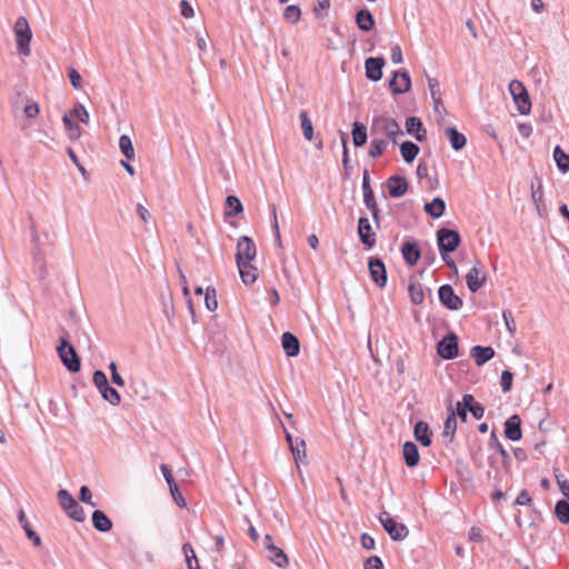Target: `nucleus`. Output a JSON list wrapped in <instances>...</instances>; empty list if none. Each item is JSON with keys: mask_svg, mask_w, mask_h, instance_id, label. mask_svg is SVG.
<instances>
[{"mask_svg": "<svg viewBox=\"0 0 569 569\" xmlns=\"http://www.w3.org/2000/svg\"><path fill=\"white\" fill-rule=\"evenodd\" d=\"M62 123H63V127H64V130L66 132L68 133V137L71 139V140H78L80 139L81 134H82V130L81 128L79 127L78 123H76L73 120H72V117H71V113H64L62 116Z\"/></svg>", "mask_w": 569, "mask_h": 569, "instance_id": "33", "label": "nucleus"}, {"mask_svg": "<svg viewBox=\"0 0 569 569\" xmlns=\"http://www.w3.org/2000/svg\"><path fill=\"white\" fill-rule=\"evenodd\" d=\"M381 123V130L391 140L392 143H397V137L402 136L403 132L393 118L382 117L379 119Z\"/></svg>", "mask_w": 569, "mask_h": 569, "instance_id": "18", "label": "nucleus"}, {"mask_svg": "<svg viewBox=\"0 0 569 569\" xmlns=\"http://www.w3.org/2000/svg\"><path fill=\"white\" fill-rule=\"evenodd\" d=\"M57 498L60 507L70 519L77 522H83L86 520L83 508L77 502V500L67 489H60L57 493Z\"/></svg>", "mask_w": 569, "mask_h": 569, "instance_id": "2", "label": "nucleus"}, {"mask_svg": "<svg viewBox=\"0 0 569 569\" xmlns=\"http://www.w3.org/2000/svg\"><path fill=\"white\" fill-rule=\"evenodd\" d=\"M513 373L510 370L501 372L500 386L503 393H507L512 388Z\"/></svg>", "mask_w": 569, "mask_h": 569, "instance_id": "50", "label": "nucleus"}, {"mask_svg": "<svg viewBox=\"0 0 569 569\" xmlns=\"http://www.w3.org/2000/svg\"><path fill=\"white\" fill-rule=\"evenodd\" d=\"M239 269L240 278L246 286L252 284L258 278V269L251 264V261L237 263Z\"/></svg>", "mask_w": 569, "mask_h": 569, "instance_id": "24", "label": "nucleus"}, {"mask_svg": "<svg viewBox=\"0 0 569 569\" xmlns=\"http://www.w3.org/2000/svg\"><path fill=\"white\" fill-rule=\"evenodd\" d=\"M267 550L269 551V559L279 568L287 567L289 560L287 555L282 549L274 546L273 543L267 545Z\"/></svg>", "mask_w": 569, "mask_h": 569, "instance_id": "31", "label": "nucleus"}, {"mask_svg": "<svg viewBox=\"0 0 569 569\" xmlns=\"http://www.w3.org/2000/svg\"><path fill=\"white\" fill-rule=\"evenodd\" d=\"M182 551L186 556V561L189 559L191 562H196L198 561L197 559V556H196V552L192 548V546L189 543V542H186L183 546H182Z\"/></svg>", "mask_w": 569, "mask_h": 569, "instance_id": "64", "label": "nucleus"}, {"mask_svg": "<svg viewBox=\"0 0 569 569\" xmlns=\"http://www.w3.org/2000/svg\"><path fill=\"white\" fill-rule=\"evenodd\" d=\"M361 188H362V194H363V203L367 207V209L369 210L371 208L378 207L376 198H375V192L370 186V176H369V171L367 169L363 171V174H362Z\"/></svg>", "mask_w": 569, "mask_h": 569, "instance_id": "20", "label": "nucleus"}, {"mask_svg": "<svg viewBox=\"0 0 569 569\" xmlns=\"http://www.w3.org/2000/svg\"><path fill=\"white\" fill-rule=\"evenodd\" d=\"M283 18L288 22L296 24L301 18V9L296 4H290L284 9Z\"/></svg>", "mask_w": 569, "mask_h": 569, "instance_id": "47", "label": "nucleus"}, {"mask_svg": "<svg viewBox=\"0 0 569 569\" xmlns=\"http://www.w3.org/2000/svg\"><path fill=\"white\" fill-rule=\"evenodd\" d=\"M388 143L383 139L373 138L370 141L369 156L373 159L380 157L383 151L387 149Z\"/></svg>", "mask_w": 569, "mask_h": 569, "instance_id": "45", "label": "nucleus"}, {"mask_svg": "<svg viewBox=\"0 0 569 569\" xmlns=\"http://www.w3.org/2000/svg\"><path fill=\"white\" fill-rule=\"evenodd\" d=\"M290 450L297 463L306 461L307 452L306 442L303 439L296 438L295 443H291Z\"/></svg>", "mask_w": 569, "mask_h": 569, "instance_id": "40", "label": "nucleus"}, {"mask_svg": "<svg viewBox=\"0 0 569 569\" xmlns=\"http://www.w3.org/2000/svg\"><path fill=\"white\" fill-rule=\"evenodd\" d=\"M461 243V237L458 231L440 228L437 231V244L440 256L453 252Z\"/></svg>", "mask_w": 569, "mask_h": 569, "instance_id": "7", "label": "nucleus"}, {"mask_svg": "<svg viewBox=\"0 0 569 569\" xmlns=\"http://www.w3.org/2000/svg\"><path fill=\"white\" fill-rule=\"evenodd\" d=\"M555 515L561 523L568 525L569 523V501H567V500L557 501V503L555 506Z\"/></svg>", "mask_w": 569, "mask_h": 569, "instance_id": "41", "label": "nucleus"}, {"mask_svg": "<svg viewBox=\"0 0 569 569\" xmlns=\"http://www.w3.org/2000/svg\"><path fill=\"white\" fill-rule=\"evenodd\" d=\"M407 133L413 136L418 141L426 139V129L422 121L417 117H409L406 120Z\"/></svg>", "mask_w": 569, "mask_h": 569, "instance_id": "23", "label": "nucleus"}, {"mask_svg": "<svg viewBox=\"0 0 569 569\" xmlns=\"http://www.w3.org/2000/svg\"><path fill=\"white\" fill-rule=\"evenodd\" d=\"M431 430L427 422L418 421L413 427L415 439L422 446L428 447L431 445Z\"/></svg>", "mask_w": 569, "mask_h": 569, "instance_id": "25", "label": "nucleus"}, {"mask_svg": "<svg viewBox=\"0 0 569 569\" xmlns=\"http://www.w3.org/2000/svg\"><path fill=\"white\" fill-rule=\"evenodd\" d=\"M204 303L209 311H214L218 308L216 289L213 287H207L204 292Z\"/></svg>", "mask_w": 569, "mask_h": 569, "instance_id": "48", "label": "nucleus"}, {"mask_svg": "<svg viewBox=\"0 0 569 569\" xmlns=\"http://www.w3.org/2000/svg\"><path fill=\"white\" fill-rule=\"evenodd\" d=\"M488 445L490 449H496L499 452L505 463L509 462L510 456L508 451L503 448V446L500 443L495 430L491 431Z\"/></svg>", "mask_w": 569, "mask_h": 569, "instance_id": "43", "label": "nucleus"}, {"mask_svg": "<svg viewBox=\"0 0 569 569\" xmlns=\"http://www.w3.org/2000/svg\"><path fill=\"white\" fill-rule=\"evenodd\" d=\"M57 352L61 362L70 372H78L80 370L81 359L78 356L74 347L63 336L59 338Z\"/></svg>", "mask_w": 569, "mask_h": 569, "instance_id": "1", "label": "nucleus"}, {"mask_svg": "<svg viewBox=\"0 0 569 569\" xmlns=\"http://www.w3.org/2000/svg\"><path fill=\"white\" fill-rule=\"evenodd\" d=\"M368 267L372 281L378 287L383 288L387 283V270L385 262L380 258H370Z\"/></svg>", "mask_w": 569, "mask_h": 569, "instance_id": "12", "label": "nucleus"}, {"mask_svg": "<svg viewBox=\"0 0 569 569\" xmlns=\"http://www.w3.org/2000/svg\"><path fill=\"white\" fill-rule=\"evenodd\" d=\"M14 34L17 41V49L20 56L28 57L31 53L30 42L32 32L28 20L24 17H19L14 23Z\"/></svg>", "mask_w": 569, "mask_h": 569, "instance_id": "3", "label": "nucleus"}, {"mask_svg": "<svg viewBox=\"0 0 569 569\" xmlns=\"http://www.w3.org/2000/svg\"><path fill=\"white\" fill-rule=\"evenodd\" d=\"M440 303L448 310L457 311L462 308V299L455 293L450 284H442L438 289Z\"/></svg>", "mask_w": 569, "mask_h": 569, "instance_id": "8", "label": "nucleus"}, {"mask_svg": "<svg viewBox=\"0 0 569 569\" xmlns=\"http://www.w3.org/2000/svg\"><path fill=\"white\" fill-rule=\"evenodd\" d=\"M457 430V418L456 412L452 408L449 409L448 417L443 425L442 438L447 439L449 442L452 441L453 436Z\"/></svg>", "mask_w": 569, "mask_h": 569, "instance_id": "34", "label": "nucleus"}, {"mask_svg": "<svg viewBox=\"0 0 569 569\" xmlns=\"http://www.w3.org/2000/svg\"><path fill=\"white\" fill-rule=\"evenodd\" d=\"M356 23L361 31H370L375 27V18L368 9H361L356 13Z\"/></svg>", "mask_w": 569, "mask_h": 569, "instance_id": "30", "label": "nucleus"}, {"mask_svg": "<svg viewBox=\"0 0 569 569\" xmlns=\"http://www.w3.org/2000/svg\"><path fill=\"white\" fill-rule=\"evenodd\" d=\"M257 256L254 242L248 236H241L237 242L236 262L241 263L252 261Z\"/></svg>", "mask_w": 569, "mask_h": 569, "instance_id": "9", "label": "nucleus"}, {"mask_svg": "<svg viewBox=\"0 0 569 569\" xmlns=\"http://www.w3.org/2000/svg\"><path fill=\"white\" fill-rule=\"evenodd\" d=\"M40 112L39 104L34 101L28 103L23 108V113L27 118L33 119L36 118Z\"/></svg>", "mask_w": 569, "mask_h": 569, "instance_id": "57", "label": "nucleus"}, {"mask_svg": "<svg viewBox=\"0 0 569 569\" xmlns=\"http://www.w3.org/2000/svg\"><path fill=\"white\" fill-rule=\"evenodd\" d=\"M420 148L412 141H403L400 144L401 157L407 163H411L418 156Z\"/></svg>", "mask_w": 569, "mask_h": 569, "instance_id": "36", "label": "nucleus"}, {"mask_svg": "<svg viewBox=\"0 0 569 569\" xmlns=\"http://www.w3.org/2000/svg\"><path fill=\"white\" fill-rule=\"evenodd\" d=\"M428 87H429V90H430V94H431L432 101L437 100V99H440L438 81L436 79H433V78H428Z\"/></svg>", "mask_w": 569, "mask_h": 569, "instance_id": "63", "label": "nucleus"}, {"mask_svg": "<svg viewBox=\"0 0 569 569\" xmlns=\"http://www.w3.org/2000/svg\"><path fill=\"white\" fill-rule=\"evenodd\" d=\"M411 79L408 71H396L389 80V88L393 94L406 93L410 90Z\"/></svg>", "mask_w": 569, "mask_h": 569, "instance_id": "13", "label": "nucleus"}, {"mask_svg": "<svg viewBox=\"0 0 569 569\" xmlns=\"http://www.w3.org/2000/svg\"><path fill=\"white\" fill-rule=\"evenodd\" d=\"M402 456L407 467L413 468L418 466L420 456L416 443L412 441H406L402 446Z\"/></svg>", "mask_w": 569, "mask_h": 569, "instance_id": "22", "label": "nucleus"}, {"mask_svg": "<svg viewBox=\"0 0 569 569\" xmlns=\"http://www.w3.org/2000/svg\"><path fill=\"white\" fill-rule=\"evenodd\" d=\"M330 8V0H318L317 4L313 7L312 11L315 16L319 19H323L326 17V11Z\"/></svg>", "mask_w": 569, "mask_h": 569, "instance_id": "53", "label": "nucleus"}, {"mask_svg": "<svg viewBox=\"0 0 569 569\" xmlns=\"http://www.w3.org/2000/svg\"><path fill=\"white\" fill-rule=\"evenodd\" d=\"M341 144H342V166H343V169L346 170V174H349L348 173V170L350 168V158H349V150H348V146H347V134L345 132H341Z\"/></svg>", "mask_w": 569, "mask_h": 569, "instance_id": "52", "label": "nucleus"}, {"mask_svg": "<svg viewBox=\"0 0 569 569\" xmlns=\"http://www.w3.org/2000/svg\"><path fill=\"white\" fill-rule=\"evenodd\" d=\"M18 519L20 525L22 526L27 537L32 540L33 545L36 547L41 546V538L40 536L31 528L29 521L26 518L24 511L21 509L18 513Z\"/></svg>", "mask_w": 569, "mask_h": 569, "instance_id": "35", "label": "nucleus"}, {"mask_svg": "<svg viewBox=\"0 0 569 569\" xmlns=\"http://www.w3.org/2000/svg\"><path fill=\"white\" fill-rule=\"evenodd\" d=\"M92 525L100 532H108L112 529V521L102 510H94L92 513Z\"/></svg>", "mask_w": 569, "mask_h": 569, "instance_id": "28", "label": "nucleus"}, {"mask_svg": "<svg viewBox=\"0 0 569 569\" xmlns=\"http://www.w3.org/2000/svg\"><path fill=\"white\" fill-rule=\"evenodd\" d=\"M358 236L361 243L367 250H370L376 244V233L367 217H360L358 220Z\"/></svg>", "mask_w": 569, "mask_h": 569, "instance_id": "11", "label": "nucleus"}, {"mask_svg": "<svg viewBox=\"0 0 569 569\" xmlns=\"http://www.w3.org/2000/svg\"><path fill=\"white\" fill-rule=\"evenodd\" d=\"M425 211L433 219L443 216L446 211V202L442 198L436 197L430 202L425 203Z\"/></svg>", "mask_w": 569, "mask_h": 569, "instance_id": "29", "label": "nucleus"}, {"mask_svg": "<svg viewBox=\"0 0 569 569\" xmlns=\"http://www.w3.org/2000/svg\"><path fill=\"white\" fill-rule=\"evenodd\" d=\"M378 518L379 522L392 540L402 541L408 537V527L405 523L397 522L388 511H381Z\"/></svg>", "mask_w": 569, "mask_h": 569, "instance_id": "5", "label": "nucleus"}, {"mask_svg": "<svg viewBox=\"0 0 569 569\" xmlns=\"http://www.w3.org/2000/svg\"><path fill=\"white\" fill-rule=\"evenodd\" d=\"M170 492H171V496H172L174 502L179 507H181V508L186 507V505H187L186 499L183 498L182 493L179 491V488L177 485L171 486Z\"/></svg>", "mask_w": 569, "mask_h": 569, "instance_id": "59", "label": "nucleus"}, {"mask_svg": "<svg viewBox=\"0 0 569 569\" xmlns=\"http://www.w3.org/2000/svg\"><path fill=\"white\" fill-rule=\"evenodd\" d=\"M365 569H385L383 562L380 557L371 556L369 557L363 565Z\"/></svg>", "mask_w": 569, "mask_h": 569, "instance_id": "56", "label": "nucleus"}, {"mask_svg": "<svg viewBox=\"0 0 569 569\" xmlns=\"http://www.w3.org/2000/svg\"><path fill=\"white\" fill-rule=\"evenodd\" d=\"M553 160L560 172L569 171V153L565 152L560 146H556L553 149Z\"/></svg>", "mask_w": 569, "mask_h": 569, "instance_id": "37", "label": "nucleus"}, {"mask_svg": "<svg viewBox=\"0 0 569 569\" xmlns=\"http://www.w3.org/2000/svg\"><path fill=\"white\" fill-rule=\"evenodd\" d=\"M463 400L465 405L468 407V411H470L475 419L479 420L483 417L485 407L477 402L472 395H465Z\"/></svg>", "mask_w": 569, "mask_h": 569, "instance_id": "38", "label": "nucleus"}, {"mask_svg": "<svg viewBox=\"0 0 569 569\" xmlns=\"http://www.w3.org/2000/svg\"><path fill=\"white\" fill-rule=\"evenodd\" d=\"M468 539L472 542H482L483 536L481 529L479 527H471L468 532Z\"/></svg>", "mask_w": 569, "mask_h": 569, "instance_id": "61", "label": "nucleus"}, {"mask_svg": "<svg viewBox=\"0 0 569 569\" xmlns=\"http://www.w3.org/2000/svg\"><path fill=\"white\" fill-rule=\"evenodd\" d=\"M513 506H526V507L532 508L533 502H532V498H531L529 491L526 489H522L518 493V496L513 502Z\"/></svg>", "mask_w": 569, "mask_h": 569, "instance_id": "51", "label": "nucleus"}, {"mask_svg": "<svg viewBox=\"0 0 569 569\" xmlns=\"http://www.w3.org/2000/svg\"><path fill=\"white\" fill-rule=\"evenodd\" d=\"M351 134L356 148L362 147L368 140L367 127L359 121L352 123Z\"/></svg>", "mask_w": 569, "mask_h": 569, "instance_id": "32", "label": "nucleus"}, {"mask_svg": "<svg viewBox=\"0 0 569 569\" xmlns=\"http://www.w3.org/2000/svg\"><path fill=\"white\" fill-rule=\"evenodd\" d=\"M386 61L382 57H370L365 61L366 77L372 82L382 78V68Z\"/></svg>", "mask_w": 569, "mask_h": 569, "instance_id": "15", "label": "nucleus"}, {"mask_svg": "<svg viewBox=\"0 0 569 569\" xmlns=\"http://www.w3.org/2000/svg\"><path fill=\"white\" fill-rule=\"evenodd\" d=\"M485 281L486 276L482 272L481 263L479 261H475L472 268L466 276L467 287L472 293H475L483 286Z\"/></svg>", "mask_w": 569, "mask_h": 569, "instance_id": "14", "label": "nucleus"}, {"mask_svg": "<svg viewBox=\"0 0 569 569\" xmlns=\"http://www.w3.org/2000/svg\"><path fill=\"white\" fill-rule=\"evenodd\" d=\"M502 318H503L507 330L511 335H513L517 330V326H516V321L513 319L512 312L510 310H503Z\"/></svg>", "mask_w": 569, "mask_h": 569, "instance_id": "55", "label": "nucleus"}, {"mask_svg": "<svg viewBox=\"0 0 569 569\" xmlns=\"http://www.w3.org/2000/svg\"><path fill=\"white\" fill-rule=\"evenodd\" d=\"M445 134L448 138L450 146L455 151H460L466 147L467 139L465 134L459 132L455 127H448L445 130Z\"/></svg>", "mask_w": 569, "mask_h": 569, "instance_id": "27", "label": "nucleus"}, {"mask_svg": "<svg viewBox=\"0 0 569 569\" xmlns=\"http://www.w3.org/2000/svg\"><path fill=\"white\" fill-rule=\"evenodd\" d=\"M401 253L408 266H415L421 257L418 244L411 241L403 242Z\"/></svg>", "mask_w": 569, "mask_h": 569, "instance_id": "21", "label": "nucleus"}, {"mask_svg": "<svg viewBox=\"0 0 569 569\" xmlns=\"http://www.w3.org/2000/svg\"><path fill=\"white\" fill-rule=\"evenodd\" d=\"M70 113H71V117L74 116L82 123L89 122V112L87 111L86 107L81 102H77L73 106V109Z\"/></svg>", "mask_w": 569, "mask_h": 569, "instance_id": "49", "label": "nucleus"}, {"mask_svg": "<svg viewBox=\"0 0 569 569\" xmlns=\"http://www.w3.org/2000/svg\"><path fill=\"white\" fill-rule=\"evenodd\" d=\"M281 345L288 357H297L300 352L299 339L291 332H284L281 336Z\"/></svg>", "mask_w": 569, "mask_h": 569, "instance_id": "19", "label": "nucleus"}, {"mask_svg": "<svg viewBox=\"0 0 569 569\" xmlns=\"http://www.w3.org/2000/svg\"><path fill=\"white\" fill-rule=\"evenodd\" d=\"M301 128L306 140L311 141L313 139V126L306 111H301L300 114Z\"/></svg>", "mask_w": 569, "mask_h": 569, "instance_id": "44", "label": "nucleus"}, {"mask_svg": "<svg viewBox=\"0 0 569 569\" xmlns=\"http://www.w3.org/2000/svg\"><path fill=\"white\" fill-rule=\"evenodd\" d=\"M387 188L390 197L399 198L408 191V181L400 176H391L387 180Z\"/></svg>", "mask_w": 569, "mask_h": 569, "instance_id": "17", "label": "nucleus"}, {"mask_svg": "<svg viewBox=\"0 0 569 569\" xmlns=\"http://www.w3.org/2000/svg\"><path fill=\"white\" fill-rule=\"evenodd\" d=\"M509 92L520 114L527 116L531 111V101L525 84L519 80L509 83Z\"/></svg>", "mask_w": 569, "mask_h": 569, "instance_id": "4", "label": "nucleus"}, {"mask_svg": "<svg viewBox=\"0 0 569 569\" xmlns=\"http://www.w3.org/2000/svg\"><path fill=\"white\" fill-rule=\"evenodd\" d=\"M119 147L121 152L127 159L134 158V148L132 146V141L129 136L122 134L119 139Z\"/></svg>", "mask_w": 569, "mask_h": 569, "instance_id": "46", "label": "nucleus"}, {"mask_svg": "<svg viewBox=\"0 0 569 569\" xmlns=\"http://www.w3.org/2000/svg\"><path fill=\"white\" fill-rule=\"evenodd\" d=\"M503 432L505 437L511 441H518L521 439V419L518 415H512L505 421Z\"/></svg>", "mask_w": 569, "mask_h": 569, "instance_id": "16", "label": "nucleus"}, {"mask_svg": "<svg viewBox=\"0 0 569 569\" xmlns=\"http://www.w3.org/2000/svg\"><path fill=\"white\" fill-rule=\"evenodd\" d=\"M470 353L477 366H483L493 358L495 350L491 347L475 346L471 348Z\"/></svg>", "mask_w": 569, "mask_h": 569, "instance_id": "26", "label": "nucleus"}, {"mask_svg": "<svg viewBox=\"0 0 569 569\" xmlns=\"http://www.w3.org/2000/svg\"><path fill=\"white\" fill-rule=\"evenodd\" d=\"M226 204H227L226 214L229 217H234L238 213L243 211L242 203L239 200V198L236 196H232V194L228 196L226 199Z\"/></svg>", "mask_w": 569, "mask_h": 569, "instance_id": "42", "label": "nucleus"}, {"mask_svg": "<svg viewBox=\"0 0 569 569\" xmlns=\"http://www.w3.org/2000/svg\"><path fill=\"white\" fill-rule=\"evenodd\" d=\"M68 77H69L70 83L72 84L73 88H76V89L80 88L81 76L76 69L70 68L69 72H68Z\"/></svg>", "mask_w": 569, "mask_h": 569, "instance_id": "62", "label": "nucleus"}, {"mask_svg": "<svg viewBox=\"0 0 569 569\" xmlns=\"http://www.w3.org/2000/svg\"><path fill=\"white\" fill-rule=\"evenodd\" d=\"M458 351V337L455 333L445 336L437 345V352L445 360L457 358Z\"/></svg>", "mask_w": 569, "mask_h": 569, "instance_id": "10", "label": "nucleus"}, {"mask_svg": "<svg viewBox=\"0 0 569 569\" xmlns=\"http://www.w3.org/2000/svg\"><path fill=\"white\" fill-rule=\"evenodd\" d=\"M92 380L106 401L112 406H118L120 403V393L109 385L108 378L102 370H96L93 372Z\"/></svg>", "mask_w": 569, "mask_h": 569, "instance_id": "6", "label": "nucleus"}, {"mask_svg": "<svg viewBox=\"0 0 569 569\" xmlns=\"http://www.w3.org/2000/svg\"><path fill=\"white\" fill-rule=\"evenodd\" d=\"M556 480L561 493L567 498V501H569V480L566 479L562 475H556Z\"/></svg>", "mask_w": 569, "mask_h": 569, "instance_id": "58", "label": "nucleus"}, {"mask_svg": "<svg viewBox=\"0 0 569 569\" xmlns=\"http://www.w3.org/2000/svg\"><path fill=\"white\" fill-rule=\"evenodd\" d=\"M79 499L80 501H82L83 503H87L91 507H96L97 506V502H94L92 500V492L91 490L89 489L88 486H82L80 488V491H79Z\"/></svg>", "mask_w": 569, "mask_h": 569, "instance_id": "54", "label": "nucleus"}, {"mask_svg": "<svg viewBox=\"0 0 569 569\" xmlns=\"http://www.w3.org/2000/svg\"><path fill=\"white\" fill-rule=\"evenodd\" d=\"M180 13L182 17H184L187 19H190L193 17V14H194L193 8L187 0H181Z\"/></svg>", "mask_w": 569, "mask_h": 569, "instance_id": "60", "label": "nucleus"}, {"mask_svg": "<svg viewBox=\"0 0 569 569\" xmlns=\"http://www.w3.org/2000/svg\"><path fill=\"white\" fill-rule=\"evenodd\" d=\"M408 291H409V296H410V301L413 305L419 306V305L423 303L425 293H423V288H422L421 283H419L418 281L411 280L409 283V287H408Z\"/></svg>", "mask_w": 569, "mask_h": 569, "instance_id": "39", "label": "nucleus"}]
</instances>
